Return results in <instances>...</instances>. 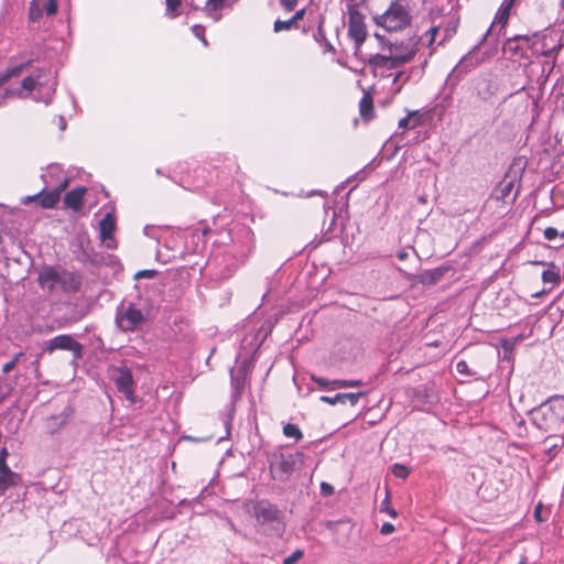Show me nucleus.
I'll list each match as a JSON object with an SVG mask.
<instances>
[{"instance_id":"obj_1","label":"nucleus","mask_w":564,"mask_h":564,"mask_svg":"<svg viewBox=\"0 0 564 564\" xmlns=\"http://www.w3.org/2000/svg\"><path fill=\"white\" fill-rule=\"evenodd\" d=\"M532 424L541 432L547 434L545 442L551 437L564 434V397L554 395L540 405L528 411Z\"/></svg>"},{"instance_id":"obj_2","label":"nucleus","mask_w":564,"mask_h":564,"mask_svg":"<svg viewBox=\"0 0 564 564\" xmlns=\"http://www.w3.org/2000/svg\"><path fill=\"white\" fill-rule=\"evenodd\" d=\"M267 462L271 478L286 482L294 471L302 468L304 454L302 452H285L281 447H276L267 454Z\"/></svg>"},{"instance_id":"obj_3","label":"nucleus","mask_w":564,"mask_h":564,"mask_svg":"<svg viewBox=\"0 0 564 564\" xmlns=\"http://www.w3.org/2000/svg\"><path fill=\"white\" fill-rule=\"evenodd\" d=\"M39 284L50 293L62 291L64 293H76L82 285L80 276L66 270H57L53 267H43L39 272Z\"/></svg>"},{"instance_id":"obj_4","label":"nucleus","mask_w":564,"mask_h":564,"mask_svg":"<svg viewBox=\"0 0 564 564\" xmlns=\"http://www.w3.org/2000/svg\"><path fill=\"white\" fill-rule=\"evenodd\" d=\"M417 44L419 40L408 44L390 43L391 54L389 56L376 54L370 56L368 63L375 70L399 68L414 58L417 52Z\"/></svg>"},{"instance_id":"obj_5","label":"nucleus","mask_w":564,"mask_h":564,"mask_svg":"<svg viewBox=\"0 0 564 564\" xmlns=\"http://www.w3.org/2000/svg\"><path fill=\"white\" fill-rule=\"evenodd\" d=\"M373 22L388 32H397L411 24L412 15L408 8L397 0L392 1L383 13L375 15Z\"/></svg>"},{"instance_id":"obj_6","label":"nucleus","mask_w":564,"mask_h":564,"mask_svg":"<svg viewBox=\"0 0 564 564\" xmlns=\"http://www.w3.org/2000/svg\"><path fill=\"white\" fill-rule=\"evenodd\" d=\"M115 322L120 330L133 332L145 322V316L133 303L121 304L117 307Z\"/></svg>"},{"instance_id":"obj_7","label":"nucleus","mask_w":564,"mask_h":564,"mask_svg":"<svg viewBox=\"0 0 564 564\" xmlns=\"http://www.w3.org/2000/svg\"><path fill=\"white\" fill-rule=\"evenodd\" d=\"M348 34L355 42L356 50H359L367 37L365 17L354 7L349 8Z\"/></svg>"},{"instance_id":"obj_8","label":"nucleus","mask_w":564,"mask_h":564,"mask_svg":"<svg viewBox=\"0 0 564 564\" xmlns=\"http://www.w3.org/2000/svg\"><path fill=\"white\" fill-rule=\"evenodd\" d=\"M111 379L115 382L117 390L130 402L134 403V381L131 370L127 367L118 368L113 371Z\"/></svg>"},{"instance_id":"obj_9","label":"nucleus","mask_w":564,"mask_h":564,"mask_svg":"<svg viewBox=\"0 0 564 564\" xmlns=\"http://www.w3.org/2000/svg\"><path fill=\"white\" fill-rule=\"evenodd\" d=\"M56 349L72 351L74 360L83 357V345L70 335H57L53 337L48 341L46 351L51 354Z\"/></svg>"},{"instance_id":"obj_10","label":"nucleus","mask_w":564,"mask_h":564,"mask_svg":"<svg viewBox=\"0 0 564 564\" xmlns=\"http://www.w3.org/2000/svg\"><path fill=\"white\" fill-rule=\"evenodd\" d=\"M116 230V219L112 214L107 213L99 221L100 240L107 249L113 250L117 248V241L113 237Z\"/></svg>"},{"instance_id":"obj_11","label":"nucleus","mask_w":564,"mask_h":564,"mask_svg":"<svg viewBox=\"0 0 564 564\" xmlns=\"http://www.w3.org/2000/svg\"><path fill=\"white\" fill-rule=\"evenodd\" d=\"M254 516L258 522L267 523L280 520L281 512L276 506L269 501L261 500L254 506Z\"/></svg>"},{"instance_id":"obj_12","label":"nucleus","mask_w":564,"mask_h":564,"mask_svg":"<svg viewBox=\"0 0 564 564\" xmlns=\"http://www.w3.org/2000/svg\"><path fill=\"white\" fill-rule=\"evenodd\" d=\"M67 181H64L62 184H59L58 187H56L53 191L50 192H41L34 196H28L24 199V203H29L31 200L36 199L37 197H41L40 205L43 208H53L59 200L61 193L66 188Z\"/></svg>"},{"instance_id":"obj_13","label":"nucleus","mask_w":564,"mask_h":564,"mask_svg":"<svg viewBox=\"0 0 564 564\" xmlns=\"http://www.w3.org/2000/svg\"><path fill=\"white\" fill-rule=\"evenodd\" d=\"M536 36V34L533 35V37ZM532 36L525 34V35H514L512 37H508L502 46L503 53L509 54L511 57L517 56H523L524 55V48L520 42L525 43L529 45L531 43Z\"/></svg>"},{"instance_id":"obj_14","label":"nucleus","mask_w":564,"mask_h":564,"mask_svg":"<svg viewBox=\"0 0 564 564\" xmlns=\"http://www.w3.org/2000/svg\"><path fill=\"white\" fill-rule=\"evenodd\" d=\"M365 395V392H356V393H337L334 397L322 395L319 400L324 403H328L330 405H335L337 403L346 404L347 402L351 405H356L361 397Z\"/></svg>"},{"instance_id":"obj_15","label":"nucleus","mask_w":564,"mask_h":564,"mask_svg":"<svg viewBox=\"0 0 564 564\" xmlns=\"http://www.w3.org/2000/svg\"><path fill=\"white\" fill-rule=\"evenodd\" d=\"M446 270V268L442 267L432 270H424L417 275V281L423 285H435L443 279Z\"/></svg>"},{"instance_id":"obj_16","label":"nucleus","mask_w":564,"mask_h":564,"mask_svg":"<svg viewBox=\"0 0 564 564\" xmlns=\"http://www.w3.org/2000/svg\"><path fill=\"white\" fill-rule=\"evenodd\" d=\"M85 193L86 189L84 187L74 188L67 192L64 196L65 206L75 210L79 209L82 207Z\"/></svg>"},{"instance_id":"obj_17","label":"nucleus","mask_w":564,"mask_h":564,"mask_svg":"<svg viewBox=\"0 0 564 564\" xmlns=\"http://www.w3.org/2000/svg\"><path fill=\"white\" fill-rule=\"evenodd\" d=\"M19 475L13 473L9 467H0V496L6 490L17 484Z\"/></svg>"},{"instance_id":"obj_18","label":"nucleus","mask_w":564,"mask_h":564,"mask_svg":"<svg viewBox=\"0 0 564 564\" xmlns=\"http://www.w3.org/2000/svg\"><path fill=\"white\" fill-rule=\"evenodd\" d=\"M360 116L365 120H370L373 117V100L369 93H365L359 102Z\"/></svg>"},{"instance_id":"obj_19","label":"nucleus","mask_w":564,"mask_h":564,"mask_svg":"<svg viewBox=\"0 0 564 564\" xmlns=\"http://www.w3.org/2000/svg\"><path fill=\"white\" fill-rule=\"evenodd\" d=\"M246 377H247V369L245 366H241L238 371H237V375L236 376H231V383L236 390V392H240L243 387H245V382H246Z\"/></svg>"},{"instance_id":"obj_20","label":"nucleus","mask_w":564,"mask_h":564,"mask_svg":"<svg viewBox=\"0 0 564 564\" xmlns=\"http://www.w3.org/2000/svg\"><path fill=\"white\" fill-rule=\"evenodd\" d=\"M551 440H554V443H552L546 449H545V455L552 459L560 451V448H562V446L564 445V436L563 434H560V436L557 437H551L549 441Z\"/></svg>"},{"instance_id":"obj_21","label":"nucleus","mask_w":564,"mask_h":564,"mask_svg":"<svg viewBox=\"0 0 564 564\" xmlns=\"http://www.w3.org/2000/svg\"><path fill=\"white\" fill-rule=\"evenodd\" d=\"M417 116V111L410 112L408 117H404L399 120V128L402 129H413L420 124V119H412V117Z\"/></svg>"},{"instance_id":"obj_22","label":"nucleus","mask_w":564,"mask_h":564,"mask_svg":"<svg viewBox=\"0 0 564 564\" xmlns=\"http://www.w3.org/2000/svg\"><path fill=\"white\" fill-rule=\"evenodd\" d=\"M283 434L286 437L294 438L296 442H299L303 437V434L299 426L292 423H288L283 426Z\"/></svg>"},{"instance_id":"obj_23","label":"nucleus","mask_w":564,"mask_h":564,"mask_svg":"<svg viewBox=\"0 0 564 564\" xmlns=\"http://www.w3.org/2000/svg\"><path fill=\"white\" fill-rule=\"evenodd\" d=\"M39 7L43 12H46L47 15H53L57 11V1L56 0H35Z\"/></svg>"},{"instance_id":"obj_24","label":"nucleus","mask_w":564,"mask_h":564,"mask_svg":"<svg viewBox=\"0 0 564 564\" xmlns=\"http://www.w3.org/2000/svg\"><path fill=\"white\" fill-rule=\"evenodd\" d=\"M361 380H334L332 381L333 389H345L361 386Z\"/></svg>"},{"instance_id":"obj_25","label":"nucleus","mask_w":564,"mask_h":564,"mask_svg":"<svg viewBox=\"0 0 564 564\" xmlns=\"http://www.w3.org/2000/svg\"><path fill=\"white\" fill-rule=\"evenodd\" d=\"M509 14H510V10H508V6L507 7H500L499 10H498V13L496 15V21L495 22L500 24L501 29H503L506 26V24L508 23Z\"/></svg>"},{"instance_id":"obj_26","label":"nucleus","mask_w":564,"mask_h":564,"mask_svg":"<svg viewBox=\"0 0 564 564\" xmlns=\"http://www.w3.org/2000/svg\"><path fill=\"white\" fill-rule=\"evenodd\" d=\"M514 184L512 181L509 182H502L499 186V198L500 199H507L511 192L513 191Z\"/></svg>"},{"instance_id":"obj_27","label":"nucleus","mask_w":564,"mask_h":564,"mask_svg":"<svg viewBox=\"0 0 564 564\" xmlns=\"http://www.w3.org/2000/svg\"><path fill=\"white\" fill-rule=\"evenodd\" d=\"M23 65L14 66L0 75V86L6 84L11 77L18 76L22 72Z\"/></svg>"},{"instance_id":"obj_28","label":"nucleus","mask_w":564,"mask_h":564,"mask_svg":"<svg viewBox=\"0 0 564 564\" xmlns=\"http://www.w3.org/2000/svg\"><path fill=\"white\" fill-rule=\"evenodd\" d=\"M296 25L294 24L292 18L286 20V21H282V20H276L273 24V30L274 32H281V31H284V30H291L292 28H295Z\"/></svg>"},{"instance_id":"obj_29","label":"nucleus","mask_w":564,"mask_h":564,"mask_svg":"<svg viewBox=\"0 0 564 564\" xmlns=\"http://www.w3.org/2000/svg\"><path fill=\"white\" fill-rule=\"evenodd\" d=\"M23 356H24L23 351L17 352L10 361H8L3 365L2 372L9 373L10 371H12L14 369V367L17 366V364L19 362V360L21 359V357H23Z\"/></svg>"},{"instance_id":"obj_30","label":"nucleus","mask_w":564,"mask_h":564,"mask_svg":"<svg viewBox=\"0 0 564 564\" xmlns=\"http://www.w3.org/2000/svg\"><path fill=\"white\" fill-rule=\"evenodd\" d=\"M166 3V14L171 18H175L178 15L177 9L181 4V0H165Z\"/></svg>"},{"instance_id":"obj_31","label":"nucleus","mask_w":564,"mask_h":564,"mask_svg":"<svg viewBox=\"0 0 564 564\" xmlns=\"http://www.w3.org/2000/svg\"><path fill=\"white\" fill-rule=\"evenodd\" d=\"M392 473L395 477L398 478H401V479H404L408 477L410 470L408 467H405L404 465H401V464H394L392 466Z\"/></svg>"},{"instance_id":"obj_32","label":"nucleus","mask_w":564,"mask_h":564,"mask_svg":"<svg viewBox=\"0 0 564 564\" xmlns=\"http://www.w3.org/2000/svg\"><path fill=\"white\" fill-rule=\"evenodd\" d=\"M43 11L42 9L39 7V4L36 3L35 0H33L31 2V6H30V11H29V17L32 21H37L41 15H42Z\"/></svg>"},{"instance_id":"obj_33","label":"nucleus","mask_w":564,"mask_h":564,"mask_svg":"<svg viewBox=\"0 0 564 564\" xmlns=\"http://www.w3.org/2000/svg\"><path fill=\"white\" fill-rule=\"evenodd\" d=\"M225 2L226 0H207L205 9L208 13L218 11L223 9Z\"/></svg>"},{"instance_id":"obj_34","label":"nucleus","mask_w":564,"mask_h":564,"mask_svg":"<svg viewBox=\"0 0 564 564\" xmlns=\"http://www.w3.org/2000/svg\"><path fill=\"white\" fill-rule=\"evenodd\" d=\"M37 84L40 83L32 76H28L21 82L22 88L29 91L33 90Z\"/></svg>"},{"instance_id":"obj_35","label":"nucleus","mask_w":564,"mask_h":564,"mask_svg":"<svg viewBox=\"0 0 564 564\" xmlns=\"http://www.w3.org/2000/svg\"><path fill=\"white\" fill-rule=\"evenodd\" d=\"M542 280L545 283H555L558 280V274L553 270H545L542 273Z\"/></svg>"},{"instance_id":"obj_36","label":"nucleus","mask_w":564,"mask_h":564,"mask_svg":"<svg viewBox=\"0 0 564 564\" xmlns=\"http://www.w3.org/2000/svg\"><path fill=\"white\" fill-rule=\"evenodd\" d=\"M304 555L303 551L296 550L283 560V564H295Z\"/></svg>"},{"instance_id":"obj_37","label":"nucleus","mask_w":564,"mask_h":564,"mask_svg":"<svg viewBox=\"0 0 564 564\" xmlns=\"http://www.w3.org/2000/svg\"><path fill=\"white\" fill-rule=\"evenodd\" d=\"M409 79H410V75L405 74V72H398V73L394 75L392 83H393V84H397V83H399L400 80H402V84L398 87L397 91H400V90H401L402 85H404Z\"/></svg>"},{"instance_id":"obj_38","label":"nucleus","mask_w":564,"mask_h":564,"mask_svg":"<svg viewBox=\"0 0 564 564\" xmlns=\"http://www.w3.org/2000/svg\"><path fill=\"white\" fill-rule=\"evenodd\" d=\"M456 370L457 372L462 375L473 376L474 372L470 371L468 364L465 360H460L456 364Z\"/></svg>"},{"instance_id":"obj_39","label":"nucleus","mask_w":564,"mask_h":564,"mask_svg":"<svg viewBox=\"0 0 564 564\" xmlns=\"http://www.w3.org/2000/svg\"><path fill=\"white\" fill-rule=\"evenodd\" d=\"M561 236L560 232L557 231V229L553 228V227H547L545 230H544V238L549 241H552L554 240L556 237Z\"/></svg>"},{"instance_id":"obj_40","label":"nucleus","mask_w":564,"mask_h":564,"mask_svg":"<svg viewBox=\"0 0 564 564\" xmlns=\"http://www.w3.org/2000/svg\"><path fill=\"white\" fill-rule=\"evenodd\" d=\"M381 511L387 512L389 516H391L393 518H395L397 514H398L397 511L393 508L389 507L388 497L382 502Z\"/></svg>"},{"instance_id":"obj_41","label":"nucleus","mask_w":564,"mask_h":564,"mask_svg":"<svg viewBox=\"0 0 564 564\" xmlns=\"http://www.w3.org/2000/svg\"><path fill=\"white\" fill-rule=\"evenodd\" d=\"M299 0H280V4L286 10L292 11L296 7Z\"/></svg>"},{"instance_id":"obj_42","label":"nucleus","mask_w":564,"mask_h":564,"mask_svg":"<svg viewBox=\"0 0 564 564\" xmlns=\"http://www.w3.org/2000/svg\"><path fill=\"white\" fill-rule=\"evenodd\" d=\"M156 275V271L155 270H142V271H139L137 274H135V278H148V279H152Z\"/></svg>"},{"instance_id":"obj_43","label":"nucleus","mask_w":564,"mask_h":564,"mask_svg":"<svg viewBox=\"0 0 564 564\" xmlns=\"http://www.w3.org/2000/svg\"><path fill=\"white\" fill-rule=\"evenodd\" d=\"M193 32H194V34H195L197 37H200V39H202V41H203V43H204L205 45H207V41H206V39L204 37V28H203V26H200V25H194V26H193Z\"/></svg>"},{"instance_id":"obj_44","label":"nucleus","mask_w":564,"mask_h":564,"mask_svg":"<svg viewBox=\"0 0 564 564\" xmlns=\"http://www.w3.org/2000/svg\"><path fill=\"white\" fill-rule=\"evenodd\" d=\"M394 531V527L393 524L389 523V522H384L382 525H381V529H380V532L384 535L387 534H391L392 532Z\"/></svg>"},{"instance_id":"obj_45","label":"nucleus","mask_w":564,"mask_h":564,"mask_svg":"<svg viewBox=\"0 0 564 564\" xmlns=\"http://www.w3.org/2000/svg\"><path fill=\"white\" fill-rule=\"evenodd\" d=\"M321 490H322V494L325 495V496H329L334 492V488L332 485L327 484V482H322L321 484Z\"/></svg>"},{"instance_id":"obj_46","label":"nucleus","mask_w":564,"mask_h":564,"mask_svg":"<svg viewBox=\"0 0 564 564\" xmlns=\"http://www.w3.org/2000/svg\"><path fill=\"white\" fill-rule=\"evenodd\" d=\"M312 379L319 386V387H323V388H326L328 386H332V382H329L328 380L324 379V378H319V377H315L313 376Z\"/></svg>"},{"instance_id":"obj_47","label":"nucleus","mask_w":564,"mask_h":564,"mask_svg":"<svg viewBox=\"0 0 564 564\" xmlns=\"http://www.w3.org/2000/svg\"><path fill=\"white\" fill-rule=\"evenodd\" d=\"M8 457V449L6 447L0 451V467H8L6 459Z\"/></svg>"},{"instance_id":"obj_48","label":"nucleus","mask_w":564,"mask_h":564,"mask_svg":"<svg viewBox=\"0 0 564 564\" xmlns=\"http://www.w3.org/2000/svg\"><path fill=\"white\" fill-rule=\"evenodd\" d=\"M305 12L306 10L305 9H301L299 11H296L294 13V15L292 17V20L294 22V24L296 25V23L300 21V20H303L304 15H305Z\"/></svg>"},{"instance_id":"obj_49","label":"nucleus","mask_w":564,"mask_h":564,"mask_svg":"<svg viewBox=\"0 0 564 564\" xmlns=\"http://www.w3.org/2000/svg\"><path fill=\"white\" fill-rule=\"evenodd\" d=\"M534 518L538 522H543L544 519L542 518V505L539 503L534 509Z\"/></svg>"},{"instance_id":"obj_50","label":"nucleus","mask_w":564,"mask_h":564,"mask_svg":"<svg viewBox=\"0 0 564 564\" xmlns=\"http://www.w3.org/2000/svg\"><path fill=\"white\" fill-rule=\"evenodd\" d=\"M153 230H154V227L153 226H150V225H147L144 228H143V234L150 238H153Z\"/></svg>"},{"instance_id":"obj_51","label":"nucleus","mask_w":564,"mask_h":564,"mask_svg":"<svg viewBox=\"0 0 564 564\" xmlns=\"http://www.w3.org/2000/svg\"><path fill=\"white\" fill-rule=\"evenodd\" d=\"M315 40L316 41H321V40H326L325 39V34H324V31L322 30V28L319 26L318 30H317V33L315 34Z\"/></svg>"},{"instance_id":"obj_52","label":"nucleus","mask_w":564,"mask_h":564,"mask_svg":"<svg viewBox=\"0 0 564 564\" xmlns=\"http://www.w3.org/2000/svg\"><path fill=\"white\" fill-rule=\"evenodd\" d=\"M397 257H398L399 260L404 261V260L408 259L409 253L406 251H399Z\"/></svg>"},{"instance_id":"obj_53","label":"nucleus","mask_w":564,"mask_h":564,"mask_svg":"<svg viewBox=\"0 0 564 564\" xmlns=\"http://www.w3.org/2000/svg\"><path fill=\"white\" fill-rule=\"evenodd\" d=\"M492 28H494V24H491V26L487 30V32L485 33V35H484V36H482V39H481V42H480L478 45H476V46L474 47V50H476V48H477V47H478V46H479V45H480V44H481V43H482V42H484V41L489 36V34H490V32H491Z\"/></svg>"},{"instance_id":"obj_54","label":"nucleus","mask_w":564,"mask_h":564,"mask_svg":"<svg viewBox=\"0 0 564 564\" xmlns=\"http://www.w3.org/2000/svg\"><path fill=\"white\" fill-rule=\"evenodd\" d=\"M516 0H505L501 4V7H507L508 6V10H511L513 3H514Z\"/></svg>"},{"instance_id":"obj_55","label":"nucleus","mask_w":564,"mask_h":564,"mask_svg":"<svg viewBox=\"0 0 564 564\" xmlns=\"http://www.w3.org/2000/svg\"><path fill=\"white\" fill-rule=\"evenodd\" d=\"M430 32H431V41H430V43H432L434 41L435 34L438 32V29L437 28H431Z\"/></svg>"},{"instance_id":"obj_56","label":"nucleus","mask_w":564,"mask_h":564,"mask_svg":"<svg viewBox=\"0 0 564 564\" xmlns=\"http://www.w3.org/2000/svg\"><path fill=\"white\" fill-rule=\"evenodd\" d=\"M59 128L61 130H65L66 128V121L63 117H59Z\"/></svg>"},{"instance_id":"obj_57","label":"nucleus","mask_w":564,"mask_h":564,"mask_svg":"<svg viewBox=\"0 0 564 564\" xmlns=\"http://www.w3.org/2000/svg\"><path fill=\"white\" fill-rule=\"evenodd\" d=\"M468 59H469V57H468V56L463 57V58H462V61H460V63L458 64V66H457V67H462V66H464V65L468 62Z\"/></svg>"},{"instance_id":"obj_58","label":"nucleus","mask_w":564,"mask_h":564,"mask_svg":"<svg viewBox=\"0 0 564 564\" xmlns=\"http://www.w3.org/2000/svg\"><path fill=\"white\" fill-rule=\"evenodd\" d=\"M518 564H528L527 557L523 556Z\"/></svg>"},{"instance_id":"obj_59","label":"nucleus","mask_w":564,"mask_h":564,"mask_svg":"<svg viewBox=\"0 0 564 564\" xmlns=\"http://www.w3.org/2000/svg\"><path fill=\"white\" fill-rule=\"evenodd\" d=\"M519 427H525V423L523 420H521L519 423H518Z\"/></svg>"},{"instance_id":"obj_60","label":"nucleus","mask_w":564,"mask_h":564,"mask_svg":"<svg viewBox=\"0 0 564 564\" xmlns=\"http://www.w3.org/2000/svg\"><path fill=\"white\" fill-rule=\"evenodd\" d=\"M326 48H328V50H333L332 44L327 42Z\"/></svg>"},{"instance_id":"obj_61","label":"nucleus","mask_w":564,"mask_h":564,"mask_svg":"<svg viewBox=\"0 0 564 564\" xmlns=\"http://www.w3.org/2000/svg\"><path fill=\"white\" fill-rule=\"evenodd\" d=\"M561 7L564 9V0L561 1Z\"/></svg>"},{"instance_id":"obj_62","label":"nucleus","mask_w":564,"mask_h":564,"mask_svg":"<svg viewBox=\"0 0 564 564\" xmlns=\"http://www.w3.org/2000/svg\"><path fill=\"white\" fill-rule=\"evenodd\" d=\"M561 237L564 239V231L561 234Z\"/></svg>"}]
</instances>
